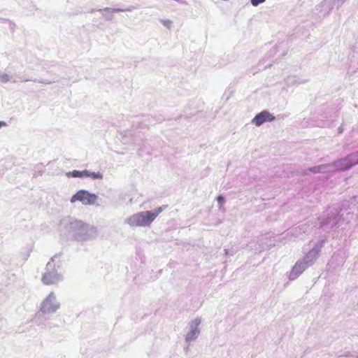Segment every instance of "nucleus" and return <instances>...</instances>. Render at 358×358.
<instances>
[{"instance_id": "nucleus-15", "label": "nucleus", "mask_w": 358, "mask_h": 358, "mask_svg": "<svg viewBox=\"0 0 358 358\" xmlns=\"http://www.w3.org/2000/svg\"><path fill=\"white\" fill-rule=\"evenodd\" d=\"M217 201L219 204V209L222 211H224V204L225 203V199L224 198V196H222V195H220L217 197Z\"/></svg>"}, {"instance_id": "nucleus-17", "label": "nucleus", "mask_w": 358, "mask_h": 358, "mask_svg": "<svg viewBox=\"0 0 358 358\" xmlns=\"http://www.w3.org/2000/svg\"><path fill=\"white\" fill-rule=\"evenodd\" d=\"M10 80V76L4 73H0V81L2 83H7Z\"/></svg>"}, {"instance_id": "nucleus-10", "label": "nucleus", "mask_w": 358, "mask_h": 358, "mask_svg": "<svg viewBox=\"0 0 358 358\" xmlns=\"http://www.w3.org/2000/svg\"><path fill=\"white\" fill-rule=\"evenodd\" d=\"M350 158H342L332 163H329L331 171L334 172L336 171H343L349 169V166L347 163V160Z\"/></svg>"}, {"instance_id": "nucleus-22", "label": "nucleus", "mask_w": 358, "mask_h": 358, "mask_svg": "<svg viewBox=\"0 0 358 358\" xmlns=\"http://www.w3.org/2000/svg\"><path fill=\"white\" fill-rule=\"evenodd\" d=\"M338 213L337 210H335V212L333 213V215H334V216H336V215H338Z\"/></svg>"}, {"instance_id": "nucleus-20", "label": "nucleus", "mask_w": 358, "mask_h": 358, "mask_svg": "<svg viewBox=\"0 0 358 358\" xmlns=\"http://www.w3.org/2000/svg\"><path fill=\"white\" fill-rule=\"evenodd\" d=\"M335 224H336V222H332V220L330 218L328 219L325 223H323V224H330L331 226H333Z\"/></svg>"}, {"instance_id": "nucleus-11", "label": "nucleus", "mask_w": 358, "mask_h": 358, "mask_svg": "<svg viewBox=\"0 0 358 358\" xmlns=\"http://www.w3.org/2000/svg\"><path fill=\"white\" fill-rule=\"evenodd\" d=\"M62 255L61 254H57L54 255L50 262L48 263H52L53 265L52 267L55 269H57L61 267L62 265V259H61Z\"/></svg>"}, {"instance_id": "nucleus-8", "label": "nucleus", "mask_w": 358, "mask_h": 358, "mask_svg": "<svg viewBox=\"0 0 358 358\" xmlns=\"http://www.w3.org/2000/svg\"><path fill=\"white\" fill-rule=\"evenodd\" d=\"M275 117L268 110H263L257 114L251 120V123L256 127H260L264 122H272Z\"/></svg>"}, {"instance_id": "nucleus-7", "label": "nucleus", "mask_w": 358, "mask_h": 358, "mask_svg": "<svg viewBox=\"0 0 358 358\" xmlns=\"http://www.w3.org/2000/svg\"><path fill=\"white\" fill-rule=\"evenodd\" d=\"M201 323V318L196 317L189 323V330L185 335V341L192 342L195 341L200 334L199 326Z\"/></svg>"}, {"instance_id": "nucleus-9", "label": "nucleus", "mask_w": 358, "mask_h": 358, "mask_svg": "<svg viewBox=\"0 0 358 358\" xmlns=\"http://www.w3.org/2000/svg\"><path fill=\"white\" fill-rule=\"evenodd\" d=\"M310 172L313 173H330L331 169L329 164H324L318 166H315L306 169L302 171L301 174L303 176L308 175Z\"/></svg>"}, {"instance_id": "nucleus-3", "label": "nucleus", "mask_w": 358, "mask_h": 358, "mask_svg": "<svg viewBox=\"0 0 358 358\" xmlns=\"http://www.w3.org/2000/svg\"><path fill=\"white\" fill-rule=\"evenodd\" d=\"M320 248L321 245H315L303 258L299 259L294 264L289 273V280H294L296 279L306 269L315 263L319 256Z\"/></svg>"}, {"instance_id": "nucleus-14", "label": "nucleus", "mask_w": 358, "mask_h": 358, "mask_svg": "<svg viewBox=\"0 0 358 358\" xmlns=\"http://www.w3.org/2000/svg\"><path fill=\"white\" fill-rule=\"evenodd\" d=\"M90 177L93 179H102L103 175L100 172H92L87 170L86 178Z\"/></svg>"}, {"instance_id": "nucleus-18", "label": "nucleus", "mask_w": 358, "mask_h": 358, "mask_svg": "<svg viewBox=\"0 0 358 358\" xmlns=\"http://www.w3.org/2000/svg\"><path fill=\"white\" fill-rule=\"evenodd\" d=\"M105 10H111V12L113 13H116V12H124V11H131V8H125V9H123V8H106L105 9Z\"/></svg>"}, {"instance_id": "nucleus-21", "label": "nucleus", "mask_w": 358, "mask_h": 358, "mask_svg": "<svg viewBox=\"0 0 358 358\" xmlns=\"http://www.w3.org/2000/svg\"><path fill=\"white\" fill-rule=\"evenodd\" d=\"M8 124L6 122L4 121H0V129L3 127H7Z\"/></svg>"}, {"instance_id": "nucleus-5", "label": "nucleus", "mask_w": 358, "mask_h": 358, "mask_svg": "<svg viewBox=\"0 0 358 358\" xmlns=\"http://www.w3.org/2000/svg\"><path fill=\"white\" fill-rule=\"evenodd\" d=\"M98 199V195L85 189H80L71 196L70 202L73 203L76 201H80L84 206H94L96 205Z\"/></svg>"}, {"instance_id": "nucleus-1", "label": "nucleus", "mask_w": 358, "mask_h": 358, "mask_svg": "<svg viewBox=\"0 0 358 358\" xmlns=\"http://www.w3.org/2000/svg\"><path fill=\"white\" fill-rule=\"evenodd\" d=\"M59 230L81 243L92 241L99 236L97 227L71 217H66L61 220Z\"/></svg>"}, {"instance_id": "nucleus-2", "label": "nucleus", "mask_w": 358, "mask_h": 358, "mask_svg": "<svg viewBox=\"0 0 358 358\" xmlns=\"http://www.w3.org/2000/svg\"><path fill=\"white\" fill-rule=\"evenodd\" d=\"M165 207L160 206L151 210L135 213L125 219L124 223L131 228H148L164 210Z\"/></svg>"}, {"instance_id": "nucleus-19", "label": "nucleus", "mask_w": 358, "mask_h": 358, "mask_svg": "<svg viewBox=\"0 0 358 358\" xmlns=\"http://www.w3.org/2000/svg\"><path fill=\"white\" fill-rule=\"evenodd\" d=\"M266 0H250V2L253 6H257L259 4L265 2Z\"/></svg>"}, {"instance_id": "nucleus-16", "label": "nucleus", "mask_w": 358, "mask_h": 358, "mask_svg": "<svg viewBox=\"0 0 358 358\" xmlns=\"http://www.w3.org/2000/svg\"><path fill=\"white\" fill-rule=\"evenodd\" d=\"M160 22L169 29H171L172 25V21L169 19H161L159 20Z\"/></svg>"}, {"instance_id": "nucleus-23", "label": "nucleus", "mask_w": 358, "mask_h": 358, "mask_svg": "<svg viewBox=\"0 0 358 358\" xmlns=\"http://www.w3.org/2000/svg\"><path fill=\"white\" fill-rule=\"evenodd\" d=\"M357 358H358V356H357Z\"/></svg>"}, {"instance_id": "nucleus-6", "label": "nucleus", "mask_w": 358, "mask_h": 358, "mask_svg": "<svg viewBox=\"0 0 358 358\" xmlns=\"http://www.w3.org/2000/svg\"><path fill=\"white\" fill-rule=\"evenodd\" d=\"M52 266V263H47L45 271L41 278L43 283L46 285H57L63 280L62 275Z\"/></svg>"}, {"instance_id": "nucleus-4", "label": "nucleus", "mask_w": 358, "mask_h": 358, "mask_svg": "<svg viewBox=\"0 0 358 358\" xmlns=\"http://www.w3.org/2000/svg\"><path fill=\"white\" fill-rule=\"evenodd\" d=\"M61 307V303L54 292H50L41 301L39 311L43 314H54Z\"/></svg>"}, {"instance_id": "nucleus-12", "label": "nucleus", "mask_w": 358, "mask_h": 358, "mask_svg": "<svg viewBox=\"0 0 358 358\" xmlns=\"http://www.w3.org/2000/svg\"><path fill=\"white\" fill-rule=\"evenodd\" d=\"M86 175H87V170H84V171H70V172H68L66 173V176L67 177H73V178H86Z\"/></svg>"}, {"instance_id": "nucleus-13", "label": "nucleus", "mask_w": 358, "mask_h": 358, "mask_svg": "<svg viewBox=\"0 0 358 358\" xmlns=\"http://www.w3.org/2000/svg\"><path fill=\"white\" fill-rule=\"evenodd\" d=\"M345 158H350L347 160V163L350 169L352 166L358 164V152L352 153L348 155Z\"/></svg>"}]
</instances>
